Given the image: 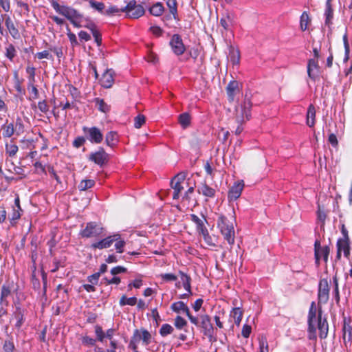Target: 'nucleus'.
I'll list each match as a JSON object with an SVG mask.
<instances>
[{
    "label": "nucleus",
    "instance_id": "nucleus-48",
    "mask_svg": "<svg viewBox=\"0 0 352 352\" xmlns=\"http://www.w3.org/2000/svg\"><path fill=\"white\" fill-rule=\"evenodd\" d=\"M95 333L97 337V340L100 342H102L104 338H105L104 332L103 331L102 329L100 326H96L95 327Z\"/></svg>",
    "mask_w": 352,
    "mask_h": 352
},
{
    "label": "nucleus",
    "instance_id": "nucleus-5",
    "mask_svg": "<svg viewBox=\"0 0 352 352\" xmlns=\"http://www.w3.org/2000/svg\"><path fill=\"white\" fill-rule=\"evenodd\" d=\"M103 228L94 222L87 223L85 228L81 232L83 237H98L102 236Z\"/></svg>",
    "mask_w": 352,
    "mask_h": 352
},
{
    "label": "nucleus",
    "instance_id": "nucleus-39",
    "mask_svg": "<svg viewBox=\"0 0 352 352\" xmlns=\"http://www.w3.org/2000/svg\"><path fill=\"white\" fill-rule=\"evenodd\" d=\"M137 6L138 5L136 4V1L135 0H132L128 3L126 6L122 8L120 11L122 12H126L128 14L130 12L133 11V10L137 8Z\"/></svg>",
    "mask_w": 352,
    "mask_h": 352
},
{
    "label": "nucleus",
    "instance_id": "nucleus-44",
    "mask_svg": "<svg viewBox=\"0 0 352 352\" xmlns=\"http://www.w3.org/2000/svg\"><path fill=\"white\" fill-rule=\"evenodd\" d=\"M333 285H334V289L333 293L335 296V299L337 303L340 301V294H339V289H338V280L337 278V276L335 275L333 278Z\"/></svg>",
    "mask_w": 352,
    "mask_h": 352
},
{
    "label": "nucleus",
    "instance_id": "nucleus-11",
    "mask_svg": "<svg viewBox=\"0 0 352 352\" xmlns=\"http://www.w3.org/2000/svg\"><path fill=\"white\" fill-rule=\"evenodd\" d=\"M114 74L111 69H107L100 78L101 85L107 89L111 88L114 82Z\"/></svg>",
    "mask_w": 352,
    "mask_h": 352
},
{
    "label": "nucleus",
    "instance_id": "nucleus-63",
    "mask_svg": "<svg viewBox=\"0 0 352 352\" xmlns=\"http://www.w3.org/2000/svg\"><path fill=\"white\" fill-rule=\"evenodd\" d=\"M85 142V138L83 137H78L76 138L73 142V145L76 148L80 147Z\"/></svg>",
    "mask_w": 352,
    "mask_h": 352
},
{
    "label": "nucleus",
    "instance_id": "nucleus-47",
    "mask_svg": "<svg viewBox=\"0 0 352 352\" xmlns=\"http://www.w3.org/2000/svg\"><path fill=\"white\" fill-rule=\"evenodd\" d=\"M11 293V289L9 286L3 285L1 287V300L3 302L4 299L7 298Z\"/></svg>",
    "mask_w": 352,
    "mask_h": 352
},
{
    "label": "nucleus",
    "instance_id": "nucleus-58",
    "mask_svg": "<svg viewBox=\"0 0 352 352\" xmlns=\"http://www.w3.org/2000/svg\"><path fill=\"white\" fill-rule=\"evenodd\" d=\"M67 30H68L67 36H68L69 40L71 42L72 45L74 46L77 45L78 43L77 38H76L75 34L71 32V31L69 28L67 29Z\"/></svg>",
    "mask_w": 352,
    "mask_h": 352
},
{
    "label": "nucleus",
    "instance_id": "nucleus-45",
    "mask_svg": "<svg viewBox=\"0 0 352 352\" xmlns=\"http://www.w3.org/2000/svg\"><path fill=\"white\" fill-rule=\"evenodd\" d=\"M259 349H260V352H268L269 351L268 343H267L266 338L262 337L259 340Z\"/></svg>",
    "mask_w": 352,
    "mask_h": 352
},
{
    "label": "nucleus",
    "instance_id": "nucleus-21",
    "mask_svg": "<svg viewBox=\"0 0 352 352\" xmlns=\"http://www.w3.org/2000/svg\"><path fill=\"white\" fill-rule=\"evenodd\" d=\"M197 191L199 194L208 197H212L214 196L215 190L212 188L208 186L206 184H202L199 186Z\"/></svg>",
    "mask_w": 352,
    "mask_h": 352
},
{
    "label": "nucleus",
    "instance_id": "nucleus-60",
    "mask_svg": "<svg viewBox=\"0 0 352 352\" xmlns=\"http://www.w3.org/2000/svg\"><path fill=\"white\" fill-rule=\"evenodd\" d=\"M100 276V272H96L88 277V280L91 284H97L99 277Z\"/></svg>",
    "mask_w": 352,
    "mask_h": 352
},
{
    "label": "nucleus",
    "instance_id": "nucleus-13",
    "mask_svg": "<svg viewBox=\"0 0 352 352\" xmlns=\"http://www.w3.org/2000/svg\"><path fill=\"white\" fill-rule=\"evenodd\" d=\"M200 320V327L204 329V334L208 336H212L213 327L210 322V317L208 315H201Z\"/></svg>",
    "mask_w": 352,
    "mask_h": 352
},
{
    "label": "nucleus",
    "instance_id": "nucleus-16",
    "mask_svg": "<svg viewBox=\"0 0 352 352\" xmlns=\"http://www.w3.org/2000/svg\"><path fill=\"white\" fill-rule=\"evenodd\" d=\"M190 219L196 224L197 230L203 234L204 239L206 240V238L208 237V233L207 229L204 226V221L196 214H193L190 215Z\"/></svg>",
    "mask_w": 352,
    "mask_h": 352
},
{
    "label": "nucleus",
    "instance_id": "nucleus-15",
    "mask_svg": "<svg viewBox=\"0 0 352 352\" xmlns=\"http://www.w3.org/2000/svg\"><path fill=\"white\" fill-rule=\"evenodd\" d=\"M318 73V60L315 58L309 60L307 65V74L310 78L314 79Z\"/></svg>",
    "mask_w": 352,
    "mask_h": 352
},
{
    "label": "nucleus",
    "instance_id": "nucleus-25",
    "mask_svg": "<svg viewBox=\"0 0 352 352\" xmlns=\"http://www.w3.org/2000/svg\"><path fill=\"white\" fill-rule=\"evenodd\" d=\"M118 141V134L115 131H109L106 135L105 142L109 146L113 147Z\"/></svg>",
    "mask_w": 352,
    "mask_h": 352
},
{
    "label": "nucleus",
    "instance_id": "nucleus-1",
    "mask_svg": "<svg viewBox=\"0 0 352 352\" xmlns=\"http://www.w3.org/2000/svg\"><path fill=\"white\" fill-rule=\"evenodd\" d=\"M330 288L327 279L320 280L318 292V307L312 302L308 314L309 339H316V329L319 330V336L321 339L327 338L329 331V324L326 318H322L321 304H326L329 298Z\"/></svg>",
    "mask_w": 352,
    "mask_h": 352
},
{
    "label": "nucleus",
    "instance_id": "nucleus-33",
    "mask_svg": "<svg viewBox=\"0 0 352 352\" xmlns=\"http://www.w3.org/2000/svg\"><path fill=\"white\" fill-rule=\"evenodd\" d=\"M95 182L92 179H85L80 182L78 185V188L80 190H86L88 188H90L94 186Z\"/></svg>",
    "mask_w": 352,
    "mask_h": 352
},
{
    "label": "nucleus",
    "instance_id": "nucleus-38",
    "mask_svg": "<svg viewBox=\"0 0 352 352\" xmlns=\"http://www.w3.org/2000/svg\"><path fill=\"white\" fill-rule=\"evenodd\" d=\"M96 102L98 109L102 112L106 113L110 110V107L102 99L96 98Z\"/></svg>",
    "mask_w": 352,
    "mask_h": 352
},
{
    "label": "nucleus",
    "instance_id": "nucleus-37",
    "mask_svg": "<svg viewBox=\"0 0 352 352\" xmlns=\"http://www.w3.org/2000/svg\"><path fill=\"white\" fill-rule=\"evenodd\" d=\"M232 21V16L230 13H227L223 17H222L220 20L221 25L225 29L228 30L229 27V24Z\"/></svg>",
    "mask_w": 352,
    "mask_h": 352
},
{
    "label": "nucleus",
    "instance_id": "nucleus-24",
    "mask_svg": "<svg viewBox=\"0 0 352 352\" xmlns=\"http://www.w3.org/2000/svg\"><path fill=\"white\" fill-rule=\"evenodd\" d=\"M171 309L175 312L179 313L180 311H183L186 314H188V312L190 311L187 305L182 301L174 302L171 305Z\"/></svg>",
    "mask_w": 352,
    "mask_h": 352
},
{
    "label": "nucleus",
    "instance_id": "nucleus-9",
    "mask_svg": "<svg viewBox=\"0 0 352 352\" xmlns=\"http://www.w3.org/2000/svg\"><path fill=\"white\" fill-rule=\"evenodd\" d=\"M170 45L173 52L177 55L182 54L185 51L181 37L178 34H174L170 41Z\"/></svg>",
    "mask_w": 352,
    "mask_h": 352
},
{
    "label": "nucleus",
    "instance_id": "nucleus-53",
    "mask_svg": "<svg viewBox=\"0 0 352 352\" xmlns=\"http://www.w3.org/2000/svg\"><path fill=\"white\" fill-rule=\"evenodd\" d=\"M89 3L93 8H94L100 12H102L103 10V9L104 8V3H101V2H96L94 0H90Z\"/></svg>",
    "mask_w": 352,
    "mask_h": 352
},
{
    "label": "nucleus",
    "instance_id": "nucleus-23",
    "mask_svg": "<svg viewBox=\"0 0 352 352\" xmlns=\"http://www.w3.org/2000/svg\"><path fill=\"white\" fill-rule=\"evenodd\" d=\"M238 89V82L236 81H231L227 86L226 90L228 98L230 101H233L234 98L235 91Z\"/></svg>",
    "mask_w": 352,
    "mask_h": 352
},
{
    "label": "nucleus",
    "instance_id": "nucleus-27",
    "mask_svg": "<svg viewBox=\"0 0 352 352\" xmlns=\"http://www.w3.org/2000/svg\"><path fill=\"white\" fill-rule=\"evenodd\" d=\"M179 274L181 275V280L182 282L184 288L188 292H189V294H192L190 287V278L182 272H179Z\"/></svg>",
    "mask_w": 352,
    "mask_h": 352
},
{
    "label": "nucleus",
    "instance_id": "nucleus-57",
    "mask_svg": "<svg viewBox=\"0 0 352 352\" xmlns=\"http://www.w3.org/2000/svg\"><path fill=\"white\" fill-rule=\"evenodd\" d=\"M85 23L82 24L81 27H84V28H86L90 30L91 32L93 31H94L95 30H96V26L92 21H91L87 19H85Z\"/></svg>",
    "mask_w": 352,
    "mask_h": 352
},
{
    "label": "nucleus",
    "instance_id": "nucleus-28",
    "mask_svg": "<svg viewBox=\"0 0 352 352\" xmlns=\"http://www.w3.org/2000/svg\"><path fill=\"white\" fill-rule=\"evenodd\" d=\"M179 122L182 128H187L190 124V116L188 113H184L179 116Z\"/></svg>",
    "mask_w": 352,
    "mask_h": 352
},
{
    "label": "nucleus",
    "instance_id": "nucleus-22",
    "mask_svg": "<svg viewBox=\"0 0 352 352\" xmlns=\"http://www.w3.org/2000/svg\"><path fill=\"white\" fill-rule=\"evenodd\" d=\"M316 109L313 104H310L307 113V124L313 127L315 124Z\"/></svg>",
    "mask_w": 352,
    "mask_h": 352
},
{
    "label": "nucleus",
    "instance_id": "nucleus-52",
    "mask_svg": "<svg viewBox=\"0 0 352 352\" xmlns=\"http://www.w3.org/2000/svg\"><path fill=\"white\" fill-rule=\"evenodd\" d=\"M186 324V321L181 316H177L175 320V325L177 328L181 329Z\"/></svg>",
    "mask_w": 352,
    "mask_h": 352
},
{
    "label": "nucleus",
    "instance_id": "nucleus-36",
    "mask_svg": "<svg viewBox=\"0 0 352 352\" xmlns=\"http://www.w3.org/2000/svg\"><path fill=\"white\" fill-rule=\"evenodd\" d=\"M2 129H3V136L6 138H10L14 134V125L12 123L9 124H4L2 126Z\"/></svg>",
    "mask_w": 352,
    "mask_h": 352
},
{
    "label": "nucleus",
    "instance_id": "nucleus-29",
    "mask_svg": "<svg viewBox=\"0 0 352 352\" xmlns=\"http://www.w3.org/2000/svg\"><path fill=\"white\" fill-rule=\"evenodd\" d=\"M145 11L142 6L138 4L137 8L133 11L130 12L128 15L131 18L138 19L144 15Z\"/></svg>",
    "mask_w": 352,
    "mask_h": 352
},
{
    "label": "nucleus",
    "instance_id": "nucleus-56",
    "mask_svg": "<svg viewBox=\"0 0 352 352\" xmlns=\"http://www.w3.org/2000/svg\"><path fill=\"white\" fill-rule=\"evenodd\" d=\"M82 342L84 345L87 346H94L96 343V340L91 338L88 336H85L82 339Z\"/></svg>",
    "mask_w": 352,
    "mask_h": 352
},
{
    "label": "nucleus",
    "instance_id": "nucleus-32",
    "mask_svg": "<svg viewBox=\"0 0 352 352\" xmlns=\"http://www.w3.org/2000/svg\"><path fill=\"white\" fill-rule=\"evenodd\" d=\"M113 236H117L118 238L116 241H114L115 247L117 250V252H118V253L123 252V251H124L123 248H124V246L125 245V241L121 239L120 235L118 234H113Z\"/></svg>",
    "mask_w": 352,
    "mask_h": 352
},
{
    "label": "nucleus",
    "instance_id": "nucleus-31",
    "mask_svg": "<svg viewBox=\"0 0 352 352\" xmlns=\"http://www.w3.org/2000/svg\"><path fill=\"white\" fill-rule=\"evenodd\" d=\"M137 303V298L135 297L126 298V296H122L120 300V305L124 306L129 305L133 306Z\"/></svg>",
    "mask_w": 352,
    "mask_h": 352
},
{
    "label": "nucleus",
    "instance_id": "nucleus-30",
    "mask_svg": "<svg viewBox=\"0 0 352 352\" xmlns=\"http://www.w3.org/2000/svg\"><path fill=\"white\" fill-rule=\"evenodd\" d=\"M164 12V7L161 3H156L150 8V13L154 16H159Z\"/></svg>",
    "mask_w": 352,
    "mask_h": 352
},
{
    "label": "nucleus",
    "instance_id": "nucleus-14",
    "mask_svg": "<svg viewBox=\"0 0 352 352\" xmlns=\"http://www.w3.org/2000/svg\"><path fill=\"white\" fill-rule=\"evenodd\" d=\"M243 188V184L237 182L230 189L228 192V198L230 201L236 200L241 194Z\"/></svg>",
    "mask_w": 352,
    "mask_h": 352
},
{
    "label": "nucleus",
    "instance_id": "nucleus-26",
    "mask_svg": "<svg viewBox=\"0 0 352 352\" xmlns=\"http://www.w3.org/2000/svg\"><path fill=\"white\" fill-rule=\"evenodd\" d=\"M230 316L234 318V323L239 326L243 317V311L239 307L234 308L231 311Z\"/></svg>",
    "mask_w": 352,
    "mask_h": 352
},
{
    "label": "nucleus",
    "instance_id": "nucleus-8",
    "mask_svg": "<svg viewBox=\"0 0 352 352\" xmlns=\"http://www.w3.org/2000/svg\"><path fill=\"white\" fill-rule=\"evenodd\" d=\"M108 157L109 155L102 148H100L98 151L90 155L89 160L94 161L96 164L102 166L103 164L107 162Z\"/></svg>",
    "mask_w": 352,
    "mask_h": 352
},
{
    "label": "nucleus",
    "instance_id": "nucleus-43",
    "mask_svg": "<svg viewBox=\"0 0 352 352\" xmlns=\"http://www.w3.org/2000/svg\"><path fill=\"white\" fill-rule=\"evenodd\" d=\"M173 331V328L168 324H163L160 330V333L162 336H166L168 334H170Z\"/></svg>",
    "mask_w": 352,
    "mask_h": 352
},
{
    "label": "nucleus",
    "instance_id": "nucleus-55",
    "mask_svg": "<svg viewBox=\"0 0 352 352\" xmlns=\"http://www.w3.org/2000/svg\"><path fill=\"white\" fill-rule=\"evenodd\" d=\"M6 151L10 156H14L18 151V146L15 144L7 145Z\"/></svg>",
    "mask_w": 352,
    "mask_h": 352
},
{
    "label": "nucleus",
    "instance_id": "nucleus-34",
    "mask_svg": "<svg viewBox=\"0 0 352 352\" xmlns=\"http://www.w3.org/2000/svg\"><path fill=\"white\" fill-rule=\"evenodd\" d=\"M309 22V16L306 12H304L300 16V29L305 31Z\"/></svg>",
    "mask_w": 352,
    "mask_h": 352
},
{
    "label": "nucleus",
    "instance_id": "nucleus-20",
    "mask_svg": "<svg viewBox=\"0 0 352 352\" xmlns=\"http://www.w3.org/2000/svg\"><path fill=\"white\" fill-rule=\"evenodd\" d=\"M229 58L232 63L234 65H239L240 62V52L236 48L230 45L229 47Z\"/></svg>",
    "mask_w": 352,
    "mask_h": 352
},
{
    "label": "nucleus",
    "instance_id": "nucleus-61",
    "mask_svg": "<svg viewBox=\"0 0 352 352\" xmlns=\"http://www.w3.org/2000/svg\"><path fill=\"white\" fill-rule=\"evenodd\" d=\"M126 272V268L122 266H117L111 269V273L112 275H116L118 274L123 273Z\"/></svg>",
    "mask_w": 352,
    "mask_h": 352
},
{
    "label": "nucleus",
    "instance_id": "nucleus-49",
    "mask_svg": "<svg viewBox=\"0 0 352 352\" xmlns=\"http://www.w3.org/2000/svg\"><path fill=\"white\" fill-rule=\"evenodd\" d=\"M329 252L330 250L328 246L322 247V248L320 250V258L322 257L324 261L327 262Z\"/></svg>",
    "mask_w": 352,
    "mask_h": 352
},
{
    "label": "nucleus",
    "instance_id": "nucleus-50",
    "mask_svg": "<svg viewBox=\"0 0 352 352\" xmlns=\"http://www.w3.org/2000/svg\"><path fill=\"white\" fill-rule=\"evenodd\" d=\"M138 332H134L129 345V348L133 349L134 351L137 349V343L138 342Z\"/></svg>",
    "mask_w": 352,
    "mask_h": 352
},
{
    "label": "nucleus",
    "instance_id": "nucleus-42",
    "mask_svg": "<svg viewBox=\"0 0 352 352\" xmlns=\"http://www.w3.org/2000/svg\"><path fill=\"white\" fill-rule=\"evenodd\" d=\"M325 16V23L329 25L333 18V9L331 8V5H326Z\"/></svg>",
    "mask_w": 352,
    "mask_h": 352
},
{
    "label": "nucleus",
    "instance_id": "nucleus-6",
    "mask_svg": "<svg viewBox=\"0 0 352 352\" xmlns=\"http://www.w3.org/2000/svg\"><path fill=\"white\" fill-rule=\"evenodd\" d=\"M186 175L184 173H179L176 175L170 182V186L173 189V199H178L180 197V192L183 190L184 187L182 183L184 182Z\"/></svg>",
    "mask_w": 352,
    "mask_h": 352
},
{
    "label": "nucleus",
    "instance_id": "nucleus-10",
    "mask_svg": "<svg viewBox=\"0 0 352 352\" xmlns=\"http://www.w3.org/2000/svg\"><path fill=\"white\" fill-rule=\"evenodd\" d=\"M118 239L117 236H109L98 242L92 243L91 247L93 249H106L111 247L113 243H114V241H116Z\"/></svg>",
    "mask_w": 352,
    "mask_h": 352
},
{
    "label": "nucleus",
    "instance_id": "nucleus-12",
    "mask_svg": "<svg viewBox=\"0 0 352 352\" xmlns=\"http://www.w3.org/2000/svg\"><path fill=\"white\" fill-rule=\"evenodd\" d=\"M338 252L337 258L340 259L341 257V252L343 251L344 255L348 257L350 254V248L349 245V240L339 239L337 242Z\"/></svg>",
    "mask_w": 352,
    "mask_h": 352
},
{
    "label": "nucleus",
    "instance_id": "nucleus-64",
    "mask_svg": "<svg viewBox=\"0 0 352 352\" xmlns=\"http://www.w3.org/2000/svg\"><path fill=\"white\" fill-rule=\"evenodd\" d=\"M251 327L250 325H248V324H245L243 327V329H242V336L244 337V338H248L250 336V334L251 333Z\"/></svg>",
    "mask_w": 352,
    "mask_h": 352
},
{
    "label": "nucleus",
    "instance_id": "nucleus-51",
    "mask_svg": "<svg viewBox=\"0 0 352 352\" xmlns=\"http://www.w3.org/2000/svg\"><path fill=\"white\" fill-rule=\"evenodd\" d=\"M322 247L320 246V242L316 241L315 242V258H316V263L317 265H319V261H320V250L322 249Z\"/></svg>",
    "mask_w": 352,
    "mask_h": 352
},
{
    "label": "nucleus",
    "instance_id": "nucleus-3",
    "mask_svg": "<svg viewBox=\"0 0 352 352\" xmlns=\"http://www.w3.org/2000/svg\"><path fill=\"white\" fill-rule=\"evenodd\" d=\"M217 227L219 228L224 239L230 245L234 243L235 231L233 222L229 220L226 217L220 214L217 220Z\"/></svg>",
    "mask_w": 352,
    "mask_h": 352
},
{
    "label": "nucleus",
    "instance_id": "nucleus-41",
    "mask_svg": "<svg viewBox=\"0 0 352 352\" xmlns=\"http://www.w3.org/2000/svg\"><path fill=\"white\" fill-rule=\"evenodd\" d=\"M146 121V118L144 115L139 114L134 118V126L136 129H140Z\"/></svg>",
    "mask_w": 352,
    "mask_h": 352
},
{
    "label": "nucleus",
    "instance_id": "nucleus-7",
    "mask_svg": "<svg viewBox=\"0 0 352 352\" xmlns=\"http://www.w3.org/2000/svg\"><path fill=\"white\" fill-rule=\"evenodd\" d=\"M83 131L85 132L87 139L91 142L99 144L102 141L103 135L100 129L97 127H84Z\"/></svg>",
    "mask_w": 352,
    "mask_h": 352
},
{
    "label": "nucleus",
    "instance_id": "nucleus-17",
    "mask_svg": "<svg viewBox=\"0 0 352 352\" xmlns=\"http://www.w3.org/2000/svg\"><path fill=\"white\" fill-rule=\"evenodd\" d=\"M134 332H138V341H142V344L144 346H147L150 344L151 340V333L146 329H135Z\"/></svg>",
    "mask_w": 352,
    "mask_h": 352
},
{
    "label": "nucleus",
    "instance_id": "nucleus-59",
    "mask_svg": "<svg viewBox=\"0 0 352 352\" xmlns=\"http://www.w3.org/2000/svg\"><path fill=\"white\" fill-rule=\"evenodd\" d=\"M91 33L95 38V41L96 42L97 45L100 46L102 43V36L100 33L97 30V29L93 31Z\"/></svg>",
    "mask_w": 352,
    "mask_h": 352
},
{
    "label": "nucleus",
    "instance_id": "nucleus-2",
    "mask_svg": "<svg viewBox=\"0 0 352 352\" xmlns=\"http://www.w3.org/2000/svg\"><path fill=\"white\" fill-rule=\"evenodd\" d=\"M52 8L60 14L66 17L76 28H81L83 21L82 15L72 7L60 6L54 0L51 1Z\"/></svg>",
    "mask_w": 352,
    "mask_h": 352
},
{
    "label": "nucleus",
    "instance_id": "nucleus-54",
    "mask_svg": "<svg viewBox=\"0 0 352 352\" xmlns=\"http://www.w3.org/2000/svg\"><path fill=\"white\" fill-rule=\"evenodd\" d=\"M120 283V278L119 277H113L111 279H108L107 278H104L102 280V283H104L107 285L109 284H116L118 285Z\"/></svg>",
    "mask_w": 352,
    "mask_h": 352
},
{
    "label": "nucleus",
    "instance_id": "nucleus-40",
    "mask_svg": "<svg viewBox=\"0 0 352 352\" xmlns=\"http://www.w3.org/2000/svg\"><path fill=\"white\" fill-rule=\"evenodd\" d=\"M167 6L169 8L170 12L173 15L174 19L177 16V1L176 0H168Z\"/></svg>",
    "mask_w": 352,
    "mask_h": 352
},
{
    "label": "nucleus",
    "instance_id": "nucleus-62",
    "mask_svg": "<svg viewBox=\"0 0 352 352\" xmlns=\"http://www.w3.org/2000/svg\"><path fill=\"white\" fill-rule=\"evenodd\" d=\"M36 56L38 59H43V58L50 59L52 58V56L50 54L49 52L47 50H45V51H43L41 52H38L36 54Z\"/></svg>",
    "mask_w": 352,
    "mask_h": 352
},
{
    "label": "nucleus",
    "instance_id": "nucleus-4",
    "mask_svg": "<svg viewBox=\"0 0 352 352\" xmlns=\"http://www.w3.org/2000/svg\"><path fill=\"white\" fill-rule=\"evenodd\" d=\"M251 107L252 104L250 100L245 98L243 104L236 107L235 118L239 124H242V123L245 121V118L246 120H249Z\"/></svg>",
    "mask_w": 352,
    "mask_h": 352
},
{
    "label": "nucleus",
    "instance_id": "nucleus-46",
    "mask_svg": "<svg viewBox=\"0 0 352 352\" xmlns=\"http://www.w3.org/2000/svg\"><path fill=\"white\" fill-rule=\"evenodd\" d=\"M16 55V50L14 47L12 45H9L6 47V56L7 58H8L10 60H12L13 58Z\"/></svg>",
    "mask_w": 352,
    "mask_h": 352
},
{
    "label": "nucleus",
    "instance_id": "nucleus-19",
    "mask_svg": "<svg viewBox=\"0 0 352 352\" xmlns=\"http://www.w3.org/2000/svg\"><path fill=\"white\" fill-rule=\"evenodd\" d=\"M5 24L7 27L10 34L14 37L16 38L19 36V32L18 29L15 27L13 21L9 16H7L5 19Z\"/></svg>",
    "mask_w": 352,
    "mask_h": 352
},
{
    "label": "nucleus",
    "instance_id": "nucleus-35",
    "mask_svg": "<svg viewBox=\"0 0 352 352\" xmlns=\"http://www.w3.org/2000/svg\"><path fill=\"white\" fill-rule=\"evenodd\" d=\"M14 316L16 320V326L17 327H20L23 323V310L19 307L16 308V311L14 312Z\"/></svg>",
    "mask_w": 352,
    "mask_h": 352
},
{
    "label": "nucleus",
    "instance_id": "nucleus-18",
    "mask_svg": "<svg viewBox=\"0 0 352 352\" xmlns=\"http://www.w3.org/2000/svg\"><path fill=\"white\" fill-rule=\"evenodd\" d=\"M343 339L344 342L346 340L350 342L352 340V327L351 325V320H346V318L344 319V324H343Z\"/></svg>",
    "mask_w": 352,
    "mask_h": 352
}]
</instances>
